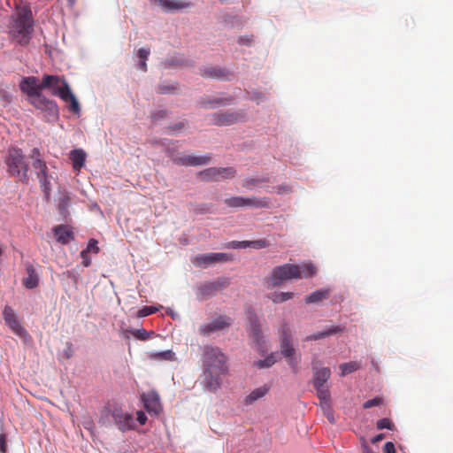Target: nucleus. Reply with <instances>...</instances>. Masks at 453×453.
<instances>
[{
	"mask_svg": "<svg viewBox=\"0 0 453 453\" xmlns=\"http://www.w3.org/2000/svg\"><path fill=\"white\" fill-rule=\"evenodd\" d=\"M226 355L217 347L206 346L203 351V387L210 392L220 388L228 372Z\"/></svg>",
	"mask_w": 453,
	"mask_h": 453,
	"instance_id": "nucleus-1",
	"label": "nucleus"
},
{
	"mask_svg": "<svg viewBox=\"0 0 453 453\" xmlns=\"http://www.w3.org/2000/svg\"><path fill=\"white\" fill-rule=\"evenodd\" d=\"M317 273V267L312 263H305L301 265L284 264L276 266L267 279L269 287L280 286L283 281L293 279L311 278Z\"/></svg>",
	"mask_w": 453,
	"mask_h": 453,
	"instance_id": "nucleus-2",
	"label": "nucleus"
},
{
	"mask_svg": "<svg viewBox=\"0 0 453 453\" xmlns=\"http://www.w3.org/2000/svg\"><path fill=\"white\" fill-rule=\"evenodd\" d=\"M34 30L32 12L27 5L17 7V16L9 27L11 37L19 45H27Z\"/></svg>",
	"mask_w": 453,
	"mask_h": 453,
	"instance_id": "nucleus-3",
	"label": "nucleus"
},
{
	"mask_svg": "<svg viewBox=\"0 0 453 453\" xmlns=\"http://www.w3.org/2000/svg\"><path fill=\"white\" fill-rule=\"evenodd\" d=\"M41 87H42V89H50L53 96H58L65 103H69V110L71 111L76 114L80 113L79 103L63 76L46 74L42 77Z\"/></svg>",
	"mask_w": 453,
	"mask_h": 453,
	"instance_id": "nucleus-4",
	"label": "nucleus"
},
{
	"mask_svg": "<svg viewBox=\"0 0 453 453\" xmlns=\"http://www.w3.org/2000/svg\"><path fill=\"white\" fill-rule=\"evenodd\" d=\"M280 353L286 359L288 365L296 371L300 357L296 355V349L292 343V333L289 326L284 322L279 328Z\"/></svg>",
	"mask_w": 453,
	"mask_h": 453,
	"instance_id": "nucleus-5",
	"label": "nucleus"
},
{
	"mask_svg": "<svg viewBox=\"0 0 453 453\" xmlns=\"http://www.w3.org/2000/svg\"><path fill=\"white\" fill-rule=\"evenodd\" d=\"M7 172L12 176H20L22 181L27 182L28 165L22 150L18 148H10L5 158Z\"/></svg>",
	"mask_w": 453,
	"mask_h": 453,
	"instance_id": "nucleus-6",
	"label": "nucleus"
},
{
	"mask_svg": "<svg viewBox=\"0 0 453 453\" xmlns=\"http://www.w3.org/2000/svg\"><path fill=\"white\" fill-rule=\"evenodd\" d=\"M245 113L243 111H218L211 115L210 121L215 126H230L243 121Z\"/></svg>",
	"mask_w": 453,
	"mask_h": 453,
	"instance_id": "nucleus-7",
	"label": "nucleus"
},
{
	"mask_svg": "<svg viewBox=\"0 0 453 453\" xmlns=\"http://www.w3.org/2000/svg\"><path fill=\"white\" fill-rule=\"evenodd\" d=\"M232 257L226 253H207L197 255L192 260V263L198 267H208L209 265L231 261Z\"/></svg>",
	"mask_w": 453,
	"mask_h": 453,
	"instance_id": "nucleus-8",
	"label": "nucleus"
},
{
	"mask_svg": "<svg viewBox=\"0 0 453 453\" xmlns=\"http://www.w3.org/2000/svg\"><path fill=\"white\" fill-rule=\"evenodd\" d=\"M227 285V281L225 280H218L211 282H206L201 284L197 288L196 295L199 300H207L210 297L215 296L217 292Z\"/></svg>",
	"mask_w": 453,
	"mask_h": 453,
	"instance_id": "nucleus-9",
	"label": "nucleus"
},
{
	"mask_svg": "<svg viewBox=\"0 0 453 453\" xmlns=\"http://www.w3.org/2000/svg\"><path fill=\"white\" fill-rule=\"evenodd\" d=\"M231 324L232 320L230 318L219 316L211 322L201 325L199 327V333L201 335L208 336L214 332L226 329V327L230 326Z\"/></svg>",
	"mask_w": 453,
	"mask_h": 453,
	"instance_id": "nucleus-10",
	"label": "nucleus"
},
{
	"mask_svg": "<svg viewBox=\"0 0 453 453\" xmlns=\"http://www.w3.org/2000/svg\"><path fill=\"white\" fill-rule=\"evenodd\" d=\"M3 317L6 325L18 336L25 337L27 335V330L19 322L14 310L10 306H5L3 311Z\"/></svg>",
	"mask_w": 453,
	"mask_h": 453,
	"instance_id": "nucleus-11",
	"label": "nucleus"
},
{
	"mask_svg": "<svg viewBox=\"0 0 453 453\" xmlns=\"http://www.w3.org/2000/svg\"><path fill=\"white\" fill-rule=\"evenodd\" d=\"M37 109L45 111L50 117L56 118L58 115L57 104L53 100L46 98L42 93L30 100Z\"/></svg>",
	"mask_w": 453,
	"mask_h": 453,
	"instance_id": "nucleus-12",
	"label": "nucleus"
},
{
	"mask_svg": "<svg viewBox=\"0 0 453 453\" xmlns=\"http://www.w3.org/2000/svg\"><path fill=\"white\" fill-rule=\"evenodd\" d=\"M210 156L180 155L172 156V161L178 165L196 166L203 165L210 162Z\"/></svg>",
	"mask_w": 453,
	"mask_h": 453,
	"instance_id": "nucleus-13",
	"label": "nucleus"
},
{
	"mask_svg": "<svg viewBox=\"0 0 453 453\" xmlns=\"http://www.w3.org/2000/svg\"><path fill=\"white\" fill-rule=\"evenodd\" d=\"M142 401L146 411L153 415H158L162 411L159 395L156 391H149L142 395Z\"/></svg>",
	"mask_w": 453,
	"mask_h": 453,
	"instance_id": "nucleus-14",
	"label": "nucleus"
},
{
	"mask_svg": "<svg viewBox=\"0 0 453 453\" xmlns=\"http://www.w3.org/2000/svg\"><path fill=\"white\" fill-rule=\"evenodd\" d=\"M19 88L21 92L27 94L31 99L36 96L42 90L41 83L38 81V78L35 76L24 77L20 83Z\"/></svg>",
	"mask_w": 453,
	"mask_h": 453,
	"instance_id": "nucleus-15",
	"label": "nucleus"
},
{
	"mask_svg": "<svg viewBox=\"0 0 453 453\" xmlns=\"http://www.w3.org/2000/svg\"><path fill=\"white\" fill-rule=\"evenodd\" d=\"M112 418L119 429L122 432L132 430L135 426L134 418L131 414L124 413L121 411H114L112 413Z\"/></svg>",
	"mask_w": 453,
	"mask_h": 453,
	"instance_id": "nucleus-16",
	"label": "nucleus"
},
{
	"mask_svg": "<svg viewBox=\"0 0 453 453\" xmlns=\"http://www.w3.org/2000/svg\"><path fill=\"white\" fill-rule=\"evenodd\" d=\"M57 241L61 244H67L73 240V233L66 225H58L53 228Z\"/></svg>",
	"mask_w": 453,
	"mask_h": 453,
	"instance_id": "nucleus-17",
	"label": "nucleus"
},
{
	"mask_svg": "<svg viewBox=\"0 0 453 453\" xmlns=\"http://www.w3.org/2000/svg\"><path fill=\"white\" fill-rule=\"evenodd\" d=\"M231 75L232 74L228 70L217 66L206 67L202 71V76L206 78L228 80Z\"/></svg>",
	"mask_w": 453,
	"mask_h": 453,
	"instance_id": "nucleus-18",
	"label": "nucleus"
},
{
	"mask_svg": "<svg viewBox=\"0 0 453 453\" xmlns=\"http://www.w3.org/2000/svg\"><path fill=\"white\" fill-rule=\"evenodd\" d=\"M27 276L23 279V285L28 288L33 289L38 286L39 279L33 265H29L26 267Z\"/></svg>",
	"mask_w": 453,
	"mask_h": 453,
	"instance_id": "nucleus-19",
	"label": "nucleus"
},
{
	"mask_svg": "<svg viewBox=\"0 0 453 453\" xmlns=\"http://www.w3.org/2000/svg\"><path fill=\"white\" fill-rule=\"evenodd\" d=\"M245 199V207H253L257 209H262V208H270L271 207V202L266 197H257V196H251V197H244Z\"/></svg>",
	"mask_w": 453,
	"mask_h": 453,
	"instance_id": "nucleus-20",
	"label": "nucleus"
},
{
	"mask_svg": "<svg viewBox=\"0 0 453 453\" xmlns=\"http://www.w3.org/2000/svg\"><path fill=\"white\" fill-rule=\"evenodd\" d=\"M331 372L327 367H323L318 371H316L313 377V386L314 388H319L325 386V383L330 378Z\"/></svg>",
	"mask_w": 453,
	"mask_h": 453,
	"instance_id": "nucleus-21",
	"label": "nucleus"
},
{
	"mask_svg": "<svg viewBox=\"0 0 453 453\" xmlns=\"http://www.w3.org/2000/svg\"><path fill=\"white\" fill-rule=\"evenodd\" d=\"M70 159L73 162V167L75 171H80L84 165L86 153L82 150H74L70 153Z\"/></svg>",
	"mask_w": 453,
	"mask_h": 453,
	"instance_id": "nucleus-22",
	"label": "nucleus"
},
{
	"mask_svg": "<svg viewBox=\"0 0 453 453\" xmlns=\"http://www.w3.org/2000/svg\"><path fill=\"white\" fill-rule=\"evenodd\" d=\"M343 331V327H341L339 326H333L326 331H323V332H319V333H317V334H310V335H307L305 338H304V341L305 342H311V341H318V340H320V339H323V338H326L327 336H330L332 334H337V333H340V332H342Z\"/></svg>",
	"mask_w": 453,
	"mask_h": 453,
	"instance_id": "nucleus-23",
	"label": "nucleus"
},
{
	"mask_svg": "<svg viewBox=\"0 0 453 453\" xmlns=\"http://www.w3.org/2000/svg\"><path fill=\"white\" fill-rule=\"evenodd\" d=\"M270 390V388L267 385H264L260 388H255L250 392L249 395L245 398V403L247 404L252 403L258 399L264 397Z\"/></svg>",
	"mask_w": 453,
	"mask_h": 453,
	"instance_id": "nucleus-24",
	"label": "nucleus"
},
{
	"mask_svg": "<svg viewBox=\"0 0 453 453\" xmlns=\"http://www.w3.org/2000/svg\"><path fill=\"white\" fill-rule=\"evenodd\" d=\"M36 174H37V178L41 183V186L42 188V191L48 195L50 193V180H49V176H48V167L47 165H45V167L44 168H39L36 172Z\"/></svg>",
	"mask_w": 453,
	"mask_h": 453,
	"instance_id": "nucleus-25",
	"label": "nucleus"
},
{
	"mask_svg": "<svg viewBox=\"0 0 453 453\" xmlns=\"http://www.w3.org/2000/svg\"><path fill=\"white\" fill-rule=\"evenodd\" d=\"M36 174H37V178L41 183V186L42 188V191L48 195L50 193V180H49V176H48V167L47 165H45V167L44 168H39L36 172Z\"/></svg>",
	"mask_w": 453,
	"mask_h": 453,
	"instance_id": "nucleus-26",
	"label": "nucleus"
},
{
	"mask_svg": "<svg viewBox=\"0 0 453 453\" xmlns=\"http://www.w3.org/2000/svg\"><path fill=\"white\" fill-rule=\"evenodd\" d=\"M331 293V289L325 288V289H319L311 294H310L306 298L305 302L307 303H318L323 299H326Z\"/></svg>",
	"mask_w": 453,
	"mask_h": 453,
	"instance_id": "nucleus-27",
	"label": "nucleus"
},
{
	"mask_svg": "<svg viewBox=\"0 0 453 453\" xmlns=\"http://www.w3.org/2000/svg\"><path fill=\"white\" fill-rule=\"evenodd\" d=\"M158 3L160 6L167 11L180 10L190 6V4L178 0H159Z\"/></svg>",
	"mask_w": 453,
	"mask_h": 453,
	"instance_id": "nucleus-28",
	"label": "nucleus"
},
{
	"mask_svg": "<svg viewBox=\"0 0 453 453\" xmlns=\"http://www.w3.org/2000/svg\"><path fill=\"white\" fill-rule=\"evenodd\" d=\"M203 180L219 181L218 167H210L199 173Z\"/></svg>",
	"mask_w": 453,
	"mask_h": 453,
	"instance_id": "nucleus-29",
	"label": "nucleus"
},
{
	"mask_svg": "<svg viewBox=\"0 0 453 453\" xmlns=\"http://www.w3.org/2000/svg\"><path fill=\"white\" fill-rule=\"evenodd\" d=\"M250 327L253 339L256 341L257 344L260 345L263 341V336L260 325L256 318L250 321Z\"/></svg>",
	"mask_w": 453,
	"mask_h": 453,
	"instance_id": "nucleus-30",
	"label": "nucleus"
},
{
	"mask_svg": "<svg viewBox=\"0 0 453 453\" xmlns=\"http://www.w3.org/2000/svg\"><path fill=\"white\" fill-rule=\"evenodd\" d=\"M360 368L359 363L351 361L340 365L341 376H346Z\"/></svg>",
	"mask_w": 453,
	"mask_h": 453,
	"instance_id": "nucleus-31",
	"label": "nucleus"
},
{
	"mask_svg": "<svg viewBox=\"0 0 453 453\" xmlns=\"http://www.w3.org/2000/svg\"><path fill=\"white\" fill-rule=\"evenodd\" d=\"M150 357L155 360H165V361H173L175 360V353L172 350H165L160 352H156L150 355Z\"/></svg>",
	"mask_w": 453,
	"mask_h": 453,
	"instance_id": "nucleus-32",
	"label": "nucleus"
},
{
	"mask_svg": "<svg viewBox=\"0 0 453 453\" xmlns=\"http://www.w3.org/2000/svg\"><path fill=\"white\" fill-rule=\"evenodd\" d=\"M30 157L34 160L33 166L35 170L45 167V161L41 157L40 151L37 148H34L31 151Z\"/></svg>",
	"mask_w": 453,
	"mask_h": 453,
	"instance_id": "nucleus-33",
	"label": "nucleus"
},
{
	"mask_svg": "<svg viewBox=\"0 0 453 453\" xmlns=\"http://www.w3.org/2000/svg\"><path fill=\"white\" fill-rule=\"evenodd\" d=\"M315 389L317 391L318 397L320 400V405L323 406L326 404H329L330 394L328 389L325 386L315 388Z\"/></svg>",
	"mask_w": 453,
	"mask_h": 453,
	"instance_id": "nucleus-34",
	"label": "nucleus"
},
{
	"mask_svg": "<svg viewBox=\"0 0 453 453\" xmlns=\"http://www.w3.org/2000/svg\"><path fill=\"white\" fill-rule=\"evenodd\" d=\"M224 203L228 207L239 208L245 207V199L242 196H234L225 199Z\"/></svg>",
	"mask_w": 453,
	"mask_h": 453,
	"instance_id": "nucleus-35",
	"label": "nucleus"
},
{
	"mask_svg": "<svg viewBox=\"0 0 453 453\" xmlns=\"http://www.w3.org/2000/svg\"><path fill=\"white\" fill-rule=\"evenodd\" d=\"M219 180L233 179L235 176V170L233 167H218Z\"/></svg>",
	"mask_w": 453,
	"mask_h": 453,
	"instance_id": "nucleus-36",
	"label": "nucleus"
},
{
	"mask_svg": "<svg viewBox=\"0 0 453 453\" xmlns=\"http://www.w3.org/2000/svg\"><path fill=\"white\" fill-rule=\"evenodd\" d=\"M276 361H277L276 355L272 353L271 355L266 357L265 359L258 360L257 362H256V365L258 368H267V367L272 366L273 364H275Z\"/></svg>",
	"mask_w": 453,
	"mask_h": 453,
	"instance_id": "nucleus-37",
	"label": "nucleus"
},
{
	"mask_svg": "<svg viewBox=\"0 0 453 453\" xmlns=\"http://www.w3.org/2000/svg\"><path fill=\"white\" fill-rule=\"evenodd\" d=\"M294 296L293 292H280V293H275L272 296V301L275 303H283L289 299H291Z\"/></svg>",
	"mask_w": 453,
	"mask_h": 453,
	"instance_id": "nucleus-38",
	"label": "nucleus"
},
{
	"mask_svg": "<svg viewBox=\"0 0 453 453\" xmlns=\"http://www.w3.org/2000/svg\"><path fill=\"white\" fill-rule=\"evenodd\" d=\"M265 181V180L263 178H248L243 180L242 187L247 189H252L255 186H257L258 184Z\"/></svg>",
	"mask_w": 453,
	"mask_h": 453,
	"instance_id": "nucleus-39",
	"label": "nucleus"
},
{
	"mask_svg": "<svg viewBox=\"0 0 453 453\" xmlns=\"http://www.w3.org/2000/svg\"><path fill=\"white\" fill-rule=\"evenodd\" d=\"M230 100L226 99V98H215L213 100H210V101H203L202 102V104L204 106V107H211V108H214V107H217L219 105H225V104H229Z\"/></svg>",
	"mask_w": 453,
	"mask_h": 453,
	"instance_id": "nucleus-40",
	"label": "nucleus"
},
{
	"mask_svg": "<svg viewBox=\"0 0 453 453\" xmlns=\"http://www.w3.org/2000/svg\"><path fill=\"white\" fill-rule=\"evenodd\" d=\"M376 427L380 430L381 429H388V430H394L395 428V425L394 423L391 421V419L388 418H381V419H379L376 423Z\"/></svg>",
	"mask_w": 453,
	"mask_h": 453,
	"instance_id": "nucleus-41",
	"label": "nucleus"
},
{
	"mask_svg": "<svg viewBox=\"0 0 453 453\" xmlns=\"http://www.w3.org/2000/svg\"><path fill=\"white\" fill-rule=\"evenodd\" d=\"M154 334L152 331H147L145 329H136L133 332V335L142 341H146Z\"/></svg>",
	"mask_w": 453,
	"mask_h": 453,
	"instance_id": "nucleus-42",
	"label": "nucleus"
},
{
	"mask_svg": "<svg viewBox=\"0 0 453 453\" xmlns=\"http://www.w3.org/2000/svg\"><path fill=\"white\" fill-rule=\"evenodd\" d=\"M383 403V398L380 396H376L372 399L367 400L363 403L364 409H369L374 406H379Z\"/></svg>",
	"mask_w": 453,
	"mask_h": 453,
	"instance_id": "nucleus-43",
	"label": "nucleus"
},
{
	"mask_svg": "<svg viewBox=\"0 0 453 453\" xmlns=\"http://www.w3.org/2000/svg\"><path fill=\"white\" fill-rule=\"evenodd\" d=\"M157 311H158V309L154 306H143L141 310H139L138 317H140V318L147 317L150 314L155 313Z\"/></svg>",
	"mask_w": 453,
	"mask_h": 453,
	"instance_id": "nucleus-44",
	"label": "nucleus"
},
{
	"mask_svg": "<svg viewBox=\"0 0 453 453\" xmlns=\"http://www.w3.org/2000/svg\"><path fill=\"white\" fill-rule=\"evenodd\" d=\"M321 407H322V409L324 411V414L326 415V417L328 419V421L331 424H334L335 422V420H334V414H333V410L331 408L330 403L323 405Z\"/></svg>",
	"mask_w": 453,
	"mask_h": 453,
	"instance_id": "nucleus-45",
	"label": "nucleus"
},
{
	"mask_svg": "<svg viewBox=\"0 0 453 453\" xmlns=\"http://www.w3.org/2000/svg\"><path fill=\"white\" fill-rule=\"evenodd\" d=\"M251 247L254 249H263L269 246L268 241L265 239H260L256 241H250Z\"/></svg>",
	"mask_w": 453,
	"mask_h": 453,
	"instance_id": "nucleus-46",
	"label": "nucleus"
},
{
	"mask_svg": "<svg viewBox=\"0 0 453 453\" xmlns=\"http://www.w3.org/2000/svg\"><path fill=\"white\" fill-rule=\"evenodd\" d=\"M85 250L88 252L98 253L99 248L97 246V241L90 239Z\"/></svg>",
	"mask_w": 453,
	"mask_h": 453,
	"instance_id": "nucleus-47",
	"label": "nucleus"
},
{
	"mask_svg": "<svg viewBox=\"0 0 453 453\" xmlns=\"http://www.w3.org/2000/svg\"><path fill=\"white\" fill-rule=\"evenodd\" d=\"M274 191L278 195L288 194L291 192V188L288 185H279L273 187Z\"/></svg>",
	"mask_w": 453,
	"mask_h": 453,
	"instance_id": "nucleus-48",
	"label": "nucleus"
},
{
	"mask_svg": "<svg viewBox=\"0 0 453 453\" xmlns=\"http://www.w3.org/2000/svg\"><path fill=\"white\" fill-rule=\"evenodd\" d=\"M90 252H88L86 250H82L81 252V257L82 259V265L85 266V267H88L91 264V259H90V257H89V254Z\"/></svg>",
	"mask_w": 453,
	"mask_h": 453,
	"instance_id": "nucleus-49",
	"label": "nucleus"
},
{
	"mask_svg": "<svg viewBox=\"0 0 453 453\" xmlns=\"http://www.w3.org/2000/svg\"><path fill=\"white\" fill-rule=\"evenodd\" d=\"M0 98L3 100L4 104H9L12 102V95L5 91L4 89H0Z\"/></svg>",
	"mask_w": 453,
	"mask_h": 453,
	"instance_id": "nucleus-50",
	"label": "nucleus"
},
{
	"mask_svg": "<svg viewBox=\"0 0 453 453\" xmlns=\"http://www.w3.org/2000/svg\"><path fill=\"white\" fill-rule=\"evenodd\" d=\"M176 88L174 86H159L158 87V93L160 94H169L173 93L175 91Z\"/></svg>",
	"mask_w": 453,
	"mask_h": 453,
	"instance_id": "nucleus-51",
	"label": "nucleus"
},
{
	"mask_svg": "<svg viewBox=\"0 0 453 453\" xmlns=\"http://www.w3.org/2000/svg\"><path fill=\"white\" fill-rule=\"evenodd\" d=\"M384 453H395V448L393 442L388 441L383 448Z\"/></svg>",
	"mask_w": 453,
	"mask_h": 453,
	"instance_id": "nucleus-52",
	"label": "nucleus"
},
{
	"mask_svg": "<svg viewBox=\"0 0 453 453\" xmlns=\"http://www.w3.org/2000/svg\"><path fill=\"white\" fill-rule=\"evenodd\" d=\"M150 56V50L142 48L138 50V57L141 60H147Z\"/></svg>",
	"mask_w": 453,
	"mask_h": 453,
	"instance_id": "nucleus-53",
	"label": "nucleus"
},
{
	"mask_svg": "<svg viewBox=\"0 0 453 453\" xmlns=\"http://www.w3.org/2000/svg\"><path fill=\"white\" fill-rule=\"evenodd\" d=\"M136 416H137V421L141 424V425H145L146 421H147V416L146 414L142 411H138L136 412Z\"/></svg>",
	"mask_w": 453,
	"mask_h": 453,
	"instance_id": "nucleus-54",
	"label": "nucleus"
},
{
	"mask_svg": "<svg viewBox=\"0 0 453 453\" xmlns=\"http://www.w3.org/2000/svg\"><path fill=\"white\" fill-rule=\"evenodd\" d=\"M68 198L64 197L62 201L58 203V210L61 214H64L65 212L66 207L68 205Z\"/></svg>",
	"mask_w": 453,
	"mask_h": 453,
	"instance_id": "nucleus-55",
	"label": "nucleus"
},
{
	"mask_svg": "<svg viewBox=\"0 0 453 453\" xmlns=\"http://www.w3.org/2000/svg\"><path fill=\"white\" fill-rule=\"evenodd\" d=\"M0 451L3 453L6 451V436L4 434H0Z\"/></svg>",
	"mask_w": 453,
	"mask_h": 453,
	"instance_id": "nucleus-56",
	"label": "nucleus"
},
{
	"mask_svg": "<svg viewBox=\"0 0 453 453\" xmlns=\"http://www.w3.org/2000/svg\"><path fill=\"white\" fill-rule=\"evenodd\" d=\"M184 127H185V123L184 122H179L175 126L170 127L169 129H170L171 133H173L175 131H179V130L182 129Z\"/></svg>",
	"mask_w": 453,
	"mask_h": 453,
	"instance_id": "nucleus-57",
	"label": "nucleus"
},
{
	"mask_svg": "<svg viewBox=\"0 0 453 453\" xmlns=\"http://www.w3.org/2000/svg\"><path fill=\"white\" fill-rule=\"evenodd\" d=\"M384 437H385L384 434H379L376 436H374L373 438H372L371 442L375 444V443L382 441L384 439Z\"/></svg>",
	"mask_w": 453,
	"mask_h": 453,
	"instance_id": "nucleus-58",
	"label": "nucleus"
},
{
	"mask_svg": "<svg viewBox=\"0 0 453 453\" xmlns=\"http://www.w3.org/2000/svg\"><path fill=\"white\" fill-rule=\"evenodd\" d=\"M252 98L254 100H256L257 104H259L265 99V96L261 93H257V94H254Z\"/></svg>",
	"mask_w": 453,
	"mask_h": 453,
	"instance_id": "nucleus-59",
	"label": "nucleus"
},
{
	"mask_svg": "<svg viewBox=\"0 0 453 453\" xmlns=\"http://www.w3.org/2000/svg\"><path fill=\"white\" fill-rule=\"evenodd\" d=\"M227 248H231V249H240V242L238 241H233L231 242H229L227 245H226Z\"/></svg>",
	"mask_w": 453,
	"mask_h": 453,
	"instance_id": "nucleus-60",
	"label": "nucleus"
},
{
	"mask_svg": "<svg viewBox=\"0 0 453 453\" xmlns=\"http://www.w3.org/2000/svg\"><path fill=\"white\" fill-rule=\"evenodd\" d=\"M166 116L165 111H158L157 112L153 114V118H165Z\"/></svg>",
	"mask_w": 453,
	"mask_h": 453,
	"instance_id": "nucleus-61",
	"label": "nucleus"
},
{
	"mask_svg": "<svg viewBox=\"0 0 453 453\" xmlns=\"http://www.w3.org/2000/svg\"><path fill=\"white\" fill-rule=\"evenodd\" d=\"M249 247H251L250 241L240 242V249H245V248H249Z\"/></svg>",
	"mask_w": 453,
	"mask_h": 453,
	"instance_id": "nucleus-62",
	"label": "nucleus"
},
{
	"mask_svg": "<svg viewBox=\"0 0 453 453\" xmlns=\"http://www.w3.org/2000/svg\"><path fill=\"white\" fill-rule=\"evenodd\" d=\"M139 68L143 72L147 71L146 60H141V62L139 63Z\"/></svg>",
	"mask_w": 453,
	"mask_h": 453,
	"instance_id": "nucleus-63",
	"label": "nucleus"
},
{
	"mask_svg": "<svg viewBox=\"0 0 453 453\" xmlns=\"http://www.w3.org/2000/svg\"><path fill=\"white\" fill-rule=\"evenodd\" d=\"M363 451L364 453H373L371 448L366 444L363 445Z\"/></svg>",
	"mask_w": 453,
	"mask_h": 453,
	"instance_id": "nucleus-64",
	"label": "nucleus"
}]
</instances>
